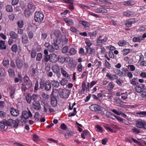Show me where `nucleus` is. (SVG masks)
<instances>
[{
	"label": "nucleus",
	"mask_w": 146,
	"mask_h": 146,
	"mask_svg": "<svg viewBox=\"0 0 146 146\" xmlns=\"http://www.w3.org/2000/svg\"><path fill=\"white\" fill-rule=\"evenodd\" d=\"M44 15L40 12H36L35 15V21L41 22L44 18Z\"/></svg>",
	"instance_id": "obj_4"
},
{
	"label": "nucleus",
	"mask_w": 146,
	"mask_h": 146,
	"mask_svg": "<svg viewBox=\"0 0 146 146\" xmlns=\"http://www.w3.org/2000/svg\"><path fill=\"white\" fill-rule=\"evenodd\" d=\"M5 71L3 68H0V76H3L5 75Z\"/></svg>",
	"instance_id": "obj_62"
},
{
	"label": "nucleus",
	"mask_w": 146,
	"mask_h": 146,
	"mask_svg": "<svg viewBox=\"0 0 146 146\" xmlns=\"http://www.w3.org/2000/svg\"><path fill=\"white\" fill-rule=\"evenodd\" d=\"M36 54V52L35 50L32 49L31 50V56L33 58H35Z\"/></svg>",
	"instance_id": "obj_50"
},
{
	"label": "nucleus",
	"mask_w": 146,
	"mask_h": 146,
	"mask_svg": "<svg viewBox=\"0 0 146 146\" xmlns=\"http://www.w3.org/2000/svg\"><path fill=\"white\" fill-rule=\"evenodd\" d=\"M88 133V132L87 131L84 130V131L81 134V137L84 139L85 138V136L87 135Z\"/></svg>",
	"instance_id": "obj_63"
},
{
	"label": "nucleus",
	"mask_w": 146,
	"mask_h": 146,
	"mask_svg": "<svg viewBox=\"0 0 146 146\" xmlns=\"http://www.w3.org/2000/svg\"><path fill=\"white\" fill-rule=\"evenodd\" d=\"M80 23L82 24L83 26L87 27H88L90 26L89 23L86 22L80 21Z\"/></svg>",
	"instance_id": "obj_56"
},
{
	"label": "nucleus",
	"mask_w": 146,
	"mask_h": 146,
	"mask_svg": "<svg viewBox=\"0 0 146 146\" xmlns=\"http://www.w3.org/2000/svg\"><path fill=\"white\" fill-rule=\"evenodd\" d=\"M34 118L35 119V122L38 121L39 119V113L37 112H36L34 115Z\"/></svg>",
	"instance_id": "obj_55"
},
{
	"label": "nucleus",
	"mask_w": 146,
	"mask_h": 146,
	"mask_svg": "<svg viewBox=\"0 0 146 146\" xmlns=\"http://www.w3.org/2000/svg\"><path fill=\"white\" fill-rule=\"evenodd\" d=\"M76 50L74 48H72L69 50L68 53L71 55H74L76 53Z\"/></svg>",
	"instance_id": "obj_37"
},
{
	"label": "nucleus",
	"mask_w": 146,
	"mask_h": 146,
	"mask_svg": "<svg viewBox=\"0 0 146 146\" xmlns=\"http://www.w3.org/2000/svg\"><path fill=\"white\" fill-rule=\"evenodd\" d=\"M60 43V41L59 40V38L58 39L54 40V42L52 44L53 51L54 50L58 49L59 47L58 45Z\"/></svg>",
	"instance_id": "obj_9"
},
{
	"label": "nucleus",
	"mask_w": 146,
	"mask_h": 146,
	"mask_svg": "<svg viewBox=\"0 0 146 146\" xmlns=\"http://www.w3.org/2000/svg\"><path fill=\"white\" fill-rule=\"evenodd\" d=\"M33 106L35 110H39L41 109L40 105L38 101L34 102Z\"/></svg>",
	"instance_id": "obj_18"
},
{
	"label": "nucleus",
	"mask_w": 146,
	"mask_h": 146,
	"mask_svg": "<svg viewBox=\"0 0 146 146\" xmlns=\"http://www.w3.org/2000/svg\"><path fill=\"white\" fill-rule=\"evenodd\" d=\"M68 82L67 79L66 78L63 79L60 82V84L62 86H64L67 84Z\"/></svg>",
	"instance_id": "obj_43"
},
{
	"label": "nucleus",
	"mask_w": 146,
	"mask_h": 146,
	"mask_svg": "<svg viewBox=\"0 0 146 146\" xmlns=\"http://www.w3.org/2000/svg\"><path fill=\"white\" fill-rule=\"evenodd\" d=\"M126 44V42L124 40H120L118 42V45L120 46H123Z\"/></svg>",
	"instance_id": "obj_45"
},
{
	"label": "nucleus",
	"mask_w": 146,
	"mask_h": 146,
	"mask_svg": "<svg viewBox=\"0 0 146 146\" xmlns=\"http://www.w3.org/2000/svg\"><path fill=\"white\" fill-rule=\"evenodd\" d=\"M123 5H124L131 6L133 5L134 4L131 1H125Z\"/></svg>",
	"instance_id": "obj_46"
},
{
	"label": "nucleus",
	"mask_w": 146,
	"mask_h": 146,
	"mask_svg": "<svg viewBox=\"0 0 146 146\" xmlns=\"http://www.w3.org/2000/svg\"><path fill=\"white\" fill-rule=\"evenodd\" d=\"M132 132L135 133H139L141 132L139 129H137L135 127H134L131 129Z\"/></svg>",
	"instance_id": "obj_51"
},
{
	"label": "nucleus",
	"mask_w": 146,
	"mask_h": 146,
	"mask_svg": "<svg viewBox=\"0 0 146 146\" xmlns=\"http://www.w3.org/2000/svg\"><path fill=\"white\" fill-rule=\"evenodd\" d=\"M17 25L20 28H22L24 25L23 22L22 21H20L18 22Z\"/></svg>",
	"instance_id": "obj_58"
},
{
	"label": "nucleus",
	"mask_w": 146,
	"mask_h": 146,
	"mask_svg": "<svg viewBox=\"0 0 146 146\" xmlns=\"http://www.w3.org/2000/svg\"><path fill=\"white\" fill-rule=\"evenodd\" d=\"M146 125V122L144 120L139 119L136 121V126L139 128H145Z\"/></svg>",
	"instance_id": "obj_6"
},
{
	"label": "nucleus",
	"mask_w": 146,
	"mask_h": 146,
	"mask_svg": "<svg viewBox=\"0 0 146 146\" xmlns=\"http://www.w3.org/2000/svg\"><path fill=\"white\" fill-rule=\"evenodd\" d=\"M53 72L55 73H57L60 70L59 66L58 64L54 65L52 67Z\"/></svg>",
	"instance_id": "obj_25"
},
{
	"label": "nucleus",
	"mask_w": 146,
	"mask_h": 146,
	"mask_svg": "<svg viewBox=\"0 0 146 146\" xmlns=\"http://www.w3.org/2000/svg\"><path fill=\"white\" fill-rule=\"evenodd\" d=\"M42 97L46 100H48L49 98V96L46 94L44 92H43L41 94Z\"/></svg>",
	"instance_id": "obj_59"
},
{
	"label": "nucleus",
	"mask_w": 146,
	"mask_h": 146,
	"mask_svg": "<svg viewBox=\"0 0 146 146\" xmlns=\"http://www.w3.org/2000/svg\"><path fill=\"white\" fill-rule=\"evenodd\" d=\"M111 111L115 114H116L119 115H121L123 113L121 111H117L116 110L114 109L111 110Z\"/></svg>",
	"instance_id": "obj_57"
},
{
	"label": "nucleus",
	"mask_w": 146,
	"mask_h": 146,
	"mask_svg": "<svg viewBox=\"0 0 146 146\" xmlns=\"http://www.w3.org/2000/svg\"><path fill=\"white\" fill-rule=\"evenodd\" d=\"M86 50V53L88 54L94 55L95 54V50L94 49L90 47H85Z\"/></svg>",
	"instance_id": "obj_17"
},
{
	"label": "nucleus",
	"mask_w": 146,
	"mask_h": 146,
	"mask_svg": "<svg viewBox=\"0 0 146 146\" xmlns=\"http://www.w3.org/2000/svg\"><path fill=\"white\" fill-rule=\"evenodd\" d=\"M10 112L11 115L13 116H17L19 114V110L13 108L10 109Z\"/></svg>",
	"instance_id": "obj_15"
},
{
	"label": "nucleus",
	"mask_w": 146,
	"mask_h": 146,
	"mask_svg": "<svg viewBox=\"0 0 146 146\" xmlns=\"http://www.w3.org/2000/svg\"><path fill=\"white\" fill-rule=\"evenodd\" d=\"M9 89L10 90V96L12 98H13L14 97V95L15 91V88L13 87H9Z\"/></svg>",
	"instance_id": "obj_20"
},
{
	"label": "nucleus",
	"mask_w": 146,
	"mask_h": 146,
	"mask_svg": "<svg viewBox=\"0 0 146 146\" xmlns=\"http://www.w3.org/2000/svg\"><path fill=\"white\" fill-rule=\"evenodd\" d=\"M6 10L8 12H11L13 11V9L12 6L10 5H7L6 7Z\"/></svg>",
	"instance_id": "obj_44"
},
{
	"label": "nucleus",
	"mask_w": 146,
	"mask_h": 146,
	"mask_svg": "<svg viewBox=\"0 0 146 146\" xmlns=\"http://www.w3.org/2000/svg\"><path fill=\"white\" fill-rule=\"evenodd\" d=\"M134 14V13L133 12L129 11H127L123 12L124 15L127 17H129L131 15H133Z\"/></svg>",
	"instance_id": "obj_29"
},
{
	"label": "nucleus",
	"mask_w": 146,
	"mask_h": 146,
	"mask_svg": "<svg viewBox=\"0 0 146 146\" xmlns=\"http://www.w3.org/2000/svg\"><path fill=\"white\" fill-rule=\"evenodd\" d=\"M56 39L59 38V40L60 41V43L62 44H65L67 43L68 41V38H66L64 35H61L60 33H58L57 35H56Z\"/></svg>",
	"instance_id": "obj_2"
},
{
	"label": "nucleus",
	"mask_w": 146,
	"mask_h": 146,
	"mask_svg": "<svg viewBox=\"0 0 146 146\" xmlns=\"http://www.w3.org/2000/svg\"><path fill=\"white\" fill-rule=\"evenodd\" d=\"M11 49L13 52H16L18 49L17 45L15 44L13 45L11 47Z\"/></svg>",
	"instance_id": "obj_40"
},
{
	"label": "nucleus",
	"mask_w": 146,
	"mask_h": 146,
	"mask_svg": "<svg viewBox=\"0 0 146 146\" xmlns=\"http://www.w3.org/2000/svg\"><path fill=\"white\" fill-rule=\"evenodd\" d=\"M26 99L28 103L30 104L32 100L31 97L29 96V95H27L26 96Z\"/></svg>",
	"instance_id": "obj_61"
},
{
	"label": "nucleus",
	"mask_w": 146,
	"mask_h": 146,
	"mask_svg": "<svg viewBox=\"0 0 146 146\" xmlns=\"http://www.w3.org/2000/svg\"><path fill=\"white\" fill-rule=\"evenodd\" d=\"M22 41L24 44L27 43L28 41V38L26 35L25 34H23L22 37Z\"/></svg>",
	"instance_id": "obj_26"
},
{
	"label": "nucleus",
	"mask_w": 146,
	"mask_h": 146,
	"mask_svg": "<svg viewBox=\"0 0 146 146\" xmlns=\"http://www.w3.org/2000/svg\"><path fill=\"white\" fill-rule=\"evenodd\" d=\"M24 82L26 85L28 86L29 88L31 87L32 86V83L31 81L28 77L27 75H25L23 78Z\"/></svg>",
	"instance_id": "obj_10"
},
{
	"label": "nucleus",
	"mask_w": 146,
	"mask_h": 146,
	"mask_svg": "<svg viewBox=\"0 0 146 146\" xmlns=\"http://www.w3.org/2000/svg\"><path fill=\"white\" fill-rule=\"evenodd\" d=\"M51 104L53 107H55L57 105V100L56 98L53 95V91H52L50 96Z\"/></svg>",
	"instance_id": "obj_8"
},
{
	"label": "nucleus",
	"mask_w": 146,
	"mask_h": 146,
	"mask_svg": "<svg viewBox=\"0 0 146 146\" xmlns=\"http://www.w3.org/2000/svg\"><path fill=\"white\" fill-rule=\"evenodd\" d=\"M51 83L48 81L44 82V89L46 91H49L51 89Z\"/></svg>",
	"instance_id": "obj_16"
},
{
	"label": "nucleus",
	"mask_w": 146,
	"mask_h": 146,
	"mask_svg": "<svg viewBox=\"0 0 146 146\" xmlns=\"http://www.w3.org/2000/svg\"><path fill=\"white\" fill-rule=\"evenodd\" d=\"M21 89L22 92H25L26 91L27 88L25 84L22 83V84Z\"/></svg>",
	"instance_id": "obj_48"
},
{
	"label": "nucleus",
	"mask_w": 146,
	"mask_h": 146,
	"mask_svg": "<svg viewBox=\"0 0 146 146\" xmlns=\"http://www.w3.org/2000/svg\"><path fill=\"white\" fill-rule=\"evenodd\" d=\"M90 109L93 111H97L100 110V106L98 104H93L90 106Z\"/></svg>",
	"instance_id": "obj_11"
},
{
	"label": "nucleus",
	"mask_w": 146,
	"mask_h": 146,
	"mask_svg": "<svg viewBox=\"0 0 146 146\" xmlns=\"http://www.w3.org/2000/svg\"><path fill=\"white\" fill-rule=\"evenodd\" d=\"M108 38L106 36L104 37L102 36H100L97 40V44L100 45L101 44L104 43L107 41Z\"/></svg>",
	"instance_id": "obj_7"
},
{
	"label": "nucleus",
	"mask_w": 146,
	"mask_h": 146,
	"mask_svg": "<svg viewBox=\"0 0 146 146\" xmlns=\"http://www.w3.org/2000/svg\"><path fill=\"white\" fill-rule=\"evenodd\" d=\"M57 56L56 54H50V61L54 63L57 60Z\"/></svg>",
	"instance_id": "obj_12"
},
{
	"label": "nucleus",
	"mask_w": 146,
	"mask_h": 146,
	"mask_svg": "<svg viewBox=\"0 0 146 146\" xmlns=\"http://www.w3.org/2000/svg\"><path fill=\"white\" fill-rule=\"evenodd\" d=\"M16 63L18 68L20 69L22 67L23 64L22 60L17 59L16 61Z\"/></svg>",
	"instance_id": "obj_24"
},
{
	"label": "nucleus",
	"mask_w": 146,
	"mask_h": 146,
	"mask_svg": "<svg viewBox=\"0 0 146 146\" xmlns=\"http://www.w3.org/2000/svg\"><path fill=\"white\" fill-rule=\"evenodd\" d=\"M3 64L5 67H8L9 65L8 60L7 58H4L3 60Z\"/></svg>",
	"instance_id": "obj_33"
},
{
	"label": "nucleus",
	"mask_w": 146,
	"mask_h": 146,
	"mask_svg": "<svg viewBox=\"0 0 146 146\" xmlns=\"http://www.w3.org/2000/svg\"><path fill=\"white\" fill-rule=\"evenodd\" d=\"M7 126L16 128L18 126L19 121L18 119H16L15 120L10 119L7 121Z\"/></svg>",
	"instance_id": "obj_3"
},
{
	"label": "nucleus",
	"mask_w": 146,
	"mask_h": 146,
	"mask_svg": "<svg viewBox=\"0 0 146 146\" xmlns=\"http://www.w3.org/2000/svg\"><path fill=\"white\" fill-rule=\"evenodd\" d=\"M51 83L53 87L56 88H58L60 85L59 82L55 80L51 81Z\"/></svg>",
	"instance_id": "obj_22"
},
{
	"label": "nucleus",
	"mask_w": 146,
	"mask_h": 146,
	"mask_svg": "<svg viewBox=\"0 0 146 146\" xmlns=\"http://www.w3.org/2000/svg\"><path fill=\"white\" fill-rule=\"evenodd\" d=\"M42 57V55L40 53H39L37 54L36 57V60L38 61L40 60Z\"/></svg>",
	"instance_id": "obj_47"
},
{
	"label": "nucleus",
	"mask_w": 146,
	"mask_h": 146,
	"mask_svg": "<svg viewBox=\"0 0 146 146\" xmlns=\"http://www.w3.org/2000/svg\"><path fill=\"white\" fill-rule=\"evenodd\" d=\"M135 91L138 93H141L143 90V89L139 86L135 87Z\"/></svg>",
	"instance_id": "obj_49"
},
{
	"label": "nucleus",
	"mask_w": 146,
	"mask_h": 146,
	"mask_svg": "<svg viewBox=\"0 0 146 146\" xmlns=\"http://www.w3.org/2000/svg\"><path fill=\"white\" fill-rule=\"evenodd\" d=\"M28 111H24L22 112V115L21 116L20 121L21 122H26L27 119L29 118H31L33 117V115L29 109Z\"/></svg>",
	"instance_id": "obj_1"
},
{
	"label": "nucleus",
	"mask_w": 146,
	"mask_h": 146,
	"mask_svg": "<svg viewBox=\"0 0 146 146\" xmlns=\"http://www.w3.org/2000/svg\"><path fill=\"white\" fill-rule=\"evenodd\" d=\"M106 77L109 79L111 80L117 79L118 78V76L115 74L112 75L109 73H108L106 74Z\"/></svg>",
	"instance_id": "obj_13"
},
{
	"label": "nucleus",
	"mask_w": 146,
	"mask_h": 146,
	"mask_svg": "<svg viewBox=\"0 0 146 146\" xmlns=\"http://www.w3.org/2000/svg\"><path fill=\"white\" fill-rule=\"evenodd\" d=\"M99 13H107L108 11L106 9L104 8H98L96 10Z\"/></svg>",
	"instance_id": "obj_35"
},
{
	"label": "nucleus",
	"mask_w": 146,
	"mask_h": 146,
	"mask_svg": "<svg viewBox=\"0 0 146 146\" xmlns=\"http://www.w3.org/2000/svg\"><path fill=\"white\" fill-rule=\"evenodd\" d=\"M28 7L29 10H34L35 8V6L32 2H30L28 4Z\"/></svg>",
	"instance_id": "obj_30"
},
{
	"label": "nucleus",
	"mask_w": 146,
	"mask_h": 146,
	"mask_svg": "<svg viewBox=\"0 0 146 146\" xmlns=\"http://www.w3.org/2000/svg\"><path fill=\"white\" fill-rule=\"evenodd\" d=\"M114 86L115 84L112 82H111L108 84V87L112 89L114 88Z\"/></svg>",
	"instance_id": "obj_54"
},
{
	"label": "nucleus",
	"mask_w": 146,
	"mask_h": 146,
	"mask_svg": "<svg viewBox=\"0 0 146 146\" xmlns=\"http://www.w3.org/2000/svg\"><path fill=\"white\" fill-rule=\"evenodd\" d=\"M114 72L115 73L120 76L123 77L124 76L123 73L119 69H116L114 70Z\"/></svg>",
	"instance_id": "obj_31"
},
{
	"label": "nucleus",
	"mask_w": 146,
	"mask_h": 146,
	"mask_svg": "<svg viewBox=\"0 0 146 146\" xmlns=\"http://www.w3.org/2000/svg\"><path fill=\"white\" fill-rule=\"evenodd\" d=\"M61 73L64 76L67 78H68L70 76L67 73L64 68H61Z\"/></svg>",
	"instance_id": "obj_23"
},
{
	"label": "nucleus",
	"mask_w": 146,
	"mask_h": 146,
	"mask_svg": "<svg viewBox=\"0 0 146 146\" xmlns=\"http://www.w3.org/2000/svg\"><path fill=\"white\" fill-rule=\"evenodd\" d=\"M44 58L42 60V62H48V60L50 61V54L49 55H44Z\"/></svg>",
	"instance_id": "obj_36"
},
{
	"label": "nucleus",
	"mask_w": 146,
	"mask_h": 146,
	"mask_svg": "<svg viewBox=\"0 0 146 146\" xmlns=\"http://www.w3.org/2000/svg\"><path fill=\"white\" fill-rule=\"evenodd\" d=\"M68 48L67 46H65L63 47L62 49V52L63 53H66L68 51Z\"/></svg>",
	"instance_id": "obj_64"
},
{
	"label": "nucleus",
	"mask_w": 146,
	"mask_h": 146,
	"mask_svg": "<svg viewBox=\"0 0 146 146\" xmlns=\"http://www.w3.org/2000/svg\"><path fill=\"white\" fill-rule=\"evenodd\" d=\"M86 88V83L85 82H83L82 86V89L79 92L80 94H83L84 93Z\"/></svg>",
	"instance_id": "obj_28"
},
{
	"label": "nucleus",
	"mask_w": 146,
	"mask_h": 146,
	"mask_svg": "<svg viewBox=\"0 0 146 146\" xmlns=\"http://www.w3.org/2000/svg\"><path fill=\"white\" fill-rule=\"evenodd\" d=\"M136 114L139 115V116L141 117L146 116V111H140L137 112Z\"/></svg>",
	"instance_id": "obj_42"
},
{
	"label": "nucleus",
	"mask_w": 146,
	"mask_h": 146,
	"mask_svg": "<svg viewBox=\"0 0 146 146\" xmlns=\"http://www.w3.org/2000/svg\"><path fill=\"white\" fill-rule=\"evenodd\" d=\"M70 29L72 32L75 33L77 34L79 32V31L77 30L74 27H71L70 28Z\"/></svg>",
	"instance_id": "obj_52"
},
{
	"label": "nucleus",
	"mask_w": 146,
	"mask_h": 146,
	"mask_svg": "<svg viewBox=\"0 0 146 146\" xmlns=\"http://www.w3.org/2000/svg\"><path fill=\"white\" fill-rule=\"evenodd\" d=\"M66 58H64L63 57L59 56L58 57V59L57 60L62 63H64L65 62H66Z\"/></svg>",
	"instance_id": "obj_34"
},
{
	"label": "nucleus",
	"mask_w": 146,
	"mask_h": 146,
	"mask_svg": "<svg viewBox=\"0 0 146 146\" xmlns=\"http://www.w3.org/2000/svg\"><path fill=\"white\" fill-rule=\"evenodd\" d=\"M116 82L119 86H122V83L123 82V81L120 79H117V78L116 81Z\"/></svg>",
	"instance_id": "obj_53"
},
{
	"label": "nucleus",
	"mask_w": 146,
	"mask_h": 146,
	"mask_svg": "<svg viewBox=\"0 0 146 146\" xmlns=\"http://www.w3.org/2000/svg\"><path fill=\"white\" fill-rule=\"evenodd\" d=\"M137 80V78H133L131 81V83L134 85H137L138 83L137 82L136 83L135 82V80Z\"/></svg>",
	"instance_id": "obj_60"
},
{
	"label": "nucleus",
	"mask_w": 146,
	"mask_h": 146,
	"mask_svg": "<svg viewBox=\"0 0 146 146\" xmlns=\"http://www.w3.org/2000/svg\"><path fill=\"white\" fill-rule=\"evenodd\" d=\"M135 22V20L134 19H131L126 21L125 23L126 25L128 27L131 26L132 24Z\"/></svg>",
	"instance_id": "obj_19"
},
{
	"label": "nucleus",
	"mask_w": 146,
	"mask_h": 146,
	"mask_svg": "<svg viewBox=\"0 0 146 146\" xmlns=\"http://www.w3.org/2000/svg\"><path fill=\"white\" fill-rule=\"evenodd\" d=\"M6 47L5 45V42L1 40L0 41V49H5Z\"/></svg>",
	"instance_id": "obj_38"
},
{
	"label": "nucleus",
	"mask_w": 146,
	"mask_h": 146,
	"mask_svg": "<svg viewBox=\"0 0 146 146\" xmlns=\"http://www.w3.org/2000/svg\"><path fill=\"white\" fill-rule=\"evenodd\" d=\"M7 128V120H5L0 122V130L4 129L6 130Z\"/></svg>",
	"instance_id": "obj_14"
},
{
	"label": "nucleus",
	"mask_w": 146,
	"mask_h": 146,
	"mask_svg": "<svg viewBox=\"0 0 146 146\" xmlns=\"http://www.w3.org/2000/svg\"><path fill=\"white\" fill-rule=\"evenodd\" d=\"M85 41L86 44L87 45V46H86L85 47H90L92 44L90 40L88 38H86L85 39Z\"/></svg>",
	"instance_id": "obj_39"
},
{
	"label": "nucleus",
	"mask_w": 146,
	"mask_h": 146,
	"mask_svg": "<svg viewBox=\"0 0 146 146\" xmlns=\"http://www.w3.org/2000/svg\"><path fill=\"white\" fill-rule=\"evenodd\" d=\"M66 62L69 63V66L70 67H72L74 65L73 59L70 57H66Z\"/></svg>",
	"instance_id": "obj_21"
},
{
	"label": "nucleus",
	"mask_w": 146,
	"mask_h": 146,
	"mask_svg": "<svg viewBox=\"0 0 146 146\" xmlns=\"http://www.w3.org/2000/svg\"><path fill=\"white\" fill-rule=\"evenodd\" d=\"M64 21L67 23V25H73L74 24V22L72 19L68 18H64Z\"/></svg>",
	"instance_id": "obj_27"
},
{
	"label": "nucleus",
	"mask_w": 146,
	"mask_h": 146,
	"mask_svg": "<svg viewBox=\"0 0 146 146\" xmlns=\"http://www.w3.org/2000/svg\"><path fill=\"white\" fill-rule=\"evenodd\" d=\"M58 93L61 98H67L69 95L70 91L68 89H64L61 91L59 92Z\"/></svg>",
	"instance_id": "obj_5"
},
{
	"label": "nucleus",
	"mask_w": 146,
	"mask_h": 146,
	"mask_svg": "<svg viewBox=\"0 0 146 146\" xmlns=\"http://www.w3.org/2000/svg\"><path fill=\"white\" fill-rule=\"evenodd\" d=\"M10 36L13 39H15L18 37V35L14 31H11L10 33Z\"/></svg>",
	"instance_id": "obj_32"
},
{
	"label": "nucleus",
	"mask_w": 146,
	"mask_h": 146,
	"mask_svg": "<svg viewBox=\"0 0 146 146\" xmlns=\"http://www.w3.org/2000/svg\"><path fill=\"white\" fill-rule=\"evenodd\" d=\"M8 72L9 76L12 77L14 76L15 73L14 70L11 68H9V69Z\"/></svg>",
	"instance_id": "obj_41"
}]
</instances>
